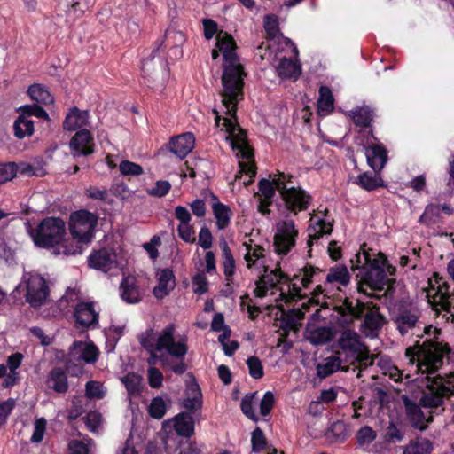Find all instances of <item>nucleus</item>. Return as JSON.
Wrapping results in <instances>:
<instances>
[{
	"mask_svg": "<svg viewBox=\"0 0 454 454\" xmlns=\"http://www.w3.org/2000/svg\"><path fill=\"white\" fill-rule=\"evenodd\" d=\"M69 362L66 363V368L54 366L48 373L46 378V386L58 394L67 392L69 385L66 371H69Z\"/></svg>",
	"mask_w": 454,
	"mask_h": 454,
	"instance_id": "nucleus-22",
	"label": "nucleus"
},
{
	"mask_svg": "<svg viewBox=\"0 0 454 454\" xmlns=\"http://www.w3.org/2000/svg\"><path fill=\"white\" fill-rule=\"evenodd\" d=\"M98 215L87 209L73 212L69 219L71 235L80 242H90L98 225Z\"/></svg>",
	"mask_w": 454,
	"mask_h": 454,
	"instance_id": "nucleus-7",
	"label": "nucleus"
},
{
	"mask_svg": "<svg viewBox=\"0 0 454 454\" xmlns=\"http://www.w3.org/2000/svg\"><path fill=\"white\" fill-rule=\"evenodd\" d=\"M433 450L432 442L426 438L412 440L404 448L403 454H430Z\"/></svg>",
	"mask_w": 454,
	"mask_h": 454,
	"instance_id": "nucleus-42",
	"label": "nucleus"
},
{
	"mask_svg": "<svg viewBox=\"0 0 454 454\" xmlns=\"http://www.w3.org/2000/svg\"><path fill=\"white\" fill-rule=\"evenodd\" d=\"M26 283L27 302L34 308L41 307L49 296V287L44 278L39 274H29Z\"/></svg>",
	"mask_w": 454,
	"mask_h": 454,
	"instance_id": "nucleus-11",
	"label": "nucleus"
},
{
	"mask_svg": "<svg viewBox=\"0 0 454 454\" xmlns=\"http://www.w3.org/2000/svg\"><path fill=\"white\" fill-rule=\"evenodd\" d=\"M270 180L267 178H262L259 181L258 190L261 195L263 197L262 199L273 200V198L276 195V191H278V188L274 183V175H270Z\"/></svg>",
	"mask_w": 454,
	"mask_h": 454,
	"instance_id": "nucleus-46",
	"label": "nucleus"
},
{
	"mask_svg": "<svg viewBox=\"0 0 454 454\" xmlns=\"http://www.w3.org/2000/svg\"><path fill=\"white\" fill-rule=\"evenodd\" d=\"M263 27L266 32V38L273 40L279 33L278 19L274 14H268L263 19Z\"/></svg>",
	"mask_w": 454,
	"mask_h": 454,
	"instance_id": "nucleus-50",
	"label": "nucleus"
},
{
	"mask_svg": "<svg viewBox=\"0 0 454 454\" xmlns=\"http://www.w3.org/2000/svg\"><path fill=\"white\" fill-rule=\"evenodd\" d=\"M275 404V396L271 391H267L260 403V413L266 417L270 415Z\"/></svg>",
	"mask_w": 454,
	"mask_h": 454,
	"instance_id": "nucleus-64",
	"label": "nucleus"
},
{
	"mask_svg": "<svg viewBox=\"0 0 454 454\" xmlns=\"http://www.w3.org/2000/svg\"><path fill=\"white\" fill-rule=\"evenodd\" d=\"M256 395L257 392L246 394L240 403V409L243 414L254 422H257L259 419L254 411V402Z\"/></svg>",
	"mask_w": 454,
	"mask_h": 454,
	"instance_id": "nucleus-47",
	"label": "nucleus"
},
{
	"mask_svg": "<svg viewBox=\"0 0 454 454\" xmlns=\"http://www.w3.org/2000/svg\"><path fill=\"white\" fill-rule=\"evenodd\" d=\"M347 426L341 420L333 422L325 433V437L331 442L342 443L347 439Z\"/></svg>",
	"mask_w": 454,
	"mask_h": 454,
	"instance_id": "nucleus-40",
	"label": "nucleus"
},
{
	"mask_svg": "<svg viewBox=\"0 0 454 454\" xmlns=\"http://www.w3.org/2000/svg\"><path fill=\"white\" fill-rule=\"evenodd\" d=\"M27 94L32 100L43 105H50L54 101V98L49 90L38 83L30 85L27 90Z\"/></svg>",
	"mask_w": 454,
	"mask_h": 454,
	"instance_id": "nucleus-41",
	"label": "nucleus"
},
{
	"mask_svg": "<svg viewBox=\"0 0 454 454\" xmlns=\"http://www.w3.org/2000/svg\"><path fill=\"white\" fill-rule=\"evenodd\" d=\"M333 231V223L325 219H318L314 226L309 227L308 247H311L314 241L318 240L324 235H329Z\"/></svg>",
	"mask_w": 454,
	"mask_h": 454,
	"instance_id": "nucleus-35",
	"label": "nucleus"
},
{
	"mask_svg": "<svg viewBox=\"0 0 454 454\" xmlns=\"http://www.w3.org/2000/svg\"><path fill=\"white\" fill-rule=\"evenodd\" d=\"M176 327L174 324H168L156 337L153 329H147L139 336L140 345L151 355L157 357L156 351H166L169 356L176 358L185 356L188 352L186 339L182 338L175 340L174 333Z\"/></svg>",
	"mask_w": 454,
	"mask_h": 454,
	"instance_id": "nucleus-3",
	"label": "nucleus"
},
{
	"mask_svg": "<svg viewBox=\"0 0 454 454\" xmlns=\"http://www.w3.org/2000/svg\"><path fill=\"white\" fill-rule=\"evenodd\" d=\"M221 96L223 98V105L226 109L225 114L227 117L220 118L216 116V124L219 125L220 120L223 121V126H224L226 133L229 134L227 140L230 141L231 147H238V145L248 143L247 131L239 126L237 118L238 104L242 99L231 103L226 100L224 92H222Z\"/></svg>",
	"mask_w": 454,
	"mask_h": 454,
	"instance_id": "nucleus-6",
	"label": "nucleus"
},
{
	"mask_svg": "<svg viewBox=\"0 0 454 454\" xmlns=\"http://www.w3.org/2000/svg\"><path fill=\"white\" fill-rule=\"evenodd\" d=\"M70 153L74 159L88 157L95 152V142L91 132L81 129L75 132L69 141Z\"/></svg>",
	"mask_w": 454,
	"mask_h": 454,
	"instance_id": "nucleus-16",
	"label": "nucleus"
},
{
	"mask_svg": "<svg viewBox=\"0 0 454 454\" xmlns=\"http://www.w3.org/2000/svg\"><path fill=\"white\" fill-rule=\"evenodd\" d=\"M167 411V406L160 396L153 398L148 407V413L153 419H160Z\"/></svg>",
	"mask_w": 454,
	"mask_h": 454,
	"instance_id": "nucleus-51",
	"label": "nucleus"
},
{
	"mask_svg": "<svg viewBox=\"0 0 454 454\" xmlns=\"http://www.w3.org/2000/svg\"><path fill=\"white\" fill-rule=\"evenodd\" d=\"M454 395V384L444 381L442 377L437 375L432 380V385L427 386L419 398V404L424 408L434 409L442 406L445 399Z\"/></svg>",
	"mask_w": 454,
	"mask_h": 454,
	"instance_id": "nucleus-8",
	"label": "nucleus"
},
{
	"mask_svg": "<svg viewBox=\"0 0 454 454\" xmlns=\"http://www.w3.org/2000/svg\"><path fill=\"white\" fill-rule=\"evenodd\" d=\"M119 169L123 176H139L144 172L139 164L129 160L121 161Z\"/></svg>",
	"mask_w": 454,
	"mask_h": 454,
	"instance_id": "nucleus-58",
	"label": "nucleus"
},
{
	"mask_svg": "<svg viewBox=\"0 0 454 454\" xmlns=\"http://www.w3.org/2000/svg\"><path fill=\"white\" fill-rule=\"evenodd\" d=\"M334 331L330 326H317L309 332L308 340L315 346H321L333 340Z\"/></svg>",
	"mask_w": 454,
	"mask_h": 454,
	"instance_id": "nucleus-33",
	"label": "nucleus"
},
{
	"mask_svg": "<svg viewBox=\"0 0 454 454\" xmlns=\"http://www.w3.org/2000/svg\"><path fill=\"white\" fill-rule=\"evenodd\" d=\"M251 444L254 452H261L266 449V437L263 431L258 427L252 433Z\"/></svg>",
	"mask_w": 454,
	"mask_h": 454,
	"instance_id": "nucleus-54",
	"label": "nucleus"
},
{
	"mask_svg": "<svg viewBox=\"0 0 454 454\" xmlns=\"http://www.w3.org/2000/svg\"><path fill=\"white\" fill-rule=\"evenodd\" d=\"M364 302L357 300L356 305H354L349 299L346 298L341 305L335 307V311L342 317H348L350 321L354 318L361 319L366 310Z\"/></svg>",
	"mask_w": 454,
	"mask_h": 454,
	"instance_id": "nucleus-29",
	"label": "nucleus"
},
{
	"mask_svg": "<svg viewBox=\"0 0 454 454\" xmlns=\"http://www.w3.org/2000/svg\"><path fill=\"white\" fill-rule=\"evenodd\" d=\"M20 174L27 176H43L46 171L42 166H35L27 162L16 163V175Z\"/></svg>",
	"mask_w": 454,
	"mask_h": 454,
	"instance_id": "nucleus-48",
	"label": "nucleus"
},
{
	"mask_svg": "<svg viewBox=\"0 0 454 454\" xmlns=\"http://www.w3.org/2000/svg\"><path fill=\"white\" fill-rule=\"evenodd\" d=\"M174 429L179 436L185 438L194 434V419L190 412H180L175 417Z\"/></svg>",
	"mask_w": 454,
	"mask_h": 454,
	"instance_id": "nucleus-30",
	"label": "nucleus"
},
{
	"mask_svg": "<svg viewBox=\"0 0 454 454\" xmlns=\"http://www.w3.org/2000/svg\"><path fill=\"white\" fill-rule=\"evenodd\" d=\"M317 113L320 116H326L333 111L334 98L328 86L322 85L318 90Z\"/></svg>",
	"mask_w": 454,
	"mask_h": 454,
	"instance_id": "nucleus-32",
	"label": "nucleus"
},
{
	"mask_svg": "<svg viewBox=\"0 0 454 454\" xmlns=\"http://www.w3.org/2000/svg\"><path fill=\"white\" fill-rule=\"evenodd\" d=\"M88 265L92 269L107 273L119 267L118 254L115 249L110 247L93 250L88 257Z\"/></svg>",
	"mask_w": 454,
	"mask_h": 454,
	"instance_id": "nucleus-14",
	"label": "nucleus"
},
{
	"mask_svg": "<svg viewBox=\"0 0 454 454\" xmlns=\"http://www.w3.org/2000/svg\"><path fill=\"white\" fill-rule=\"evenodd\" d=\"M338 346L345 353L350 354L359 359L361 363L367 365L370 356L367 351L364 353L365 346L360 341V336L356 332L351 329L343 331L338 340Z\"/></svg>",
	"mask_w": 454,
	"mask_h": 454,
	"instance_id": "nucleus-13",
	"label": "nucleus"
},
{
	"mask_svg": "<svg viewBox=\"0 0 454 454\" xmlns=\"http://www.w3.org/2000/svg\"><path fill=\"white\" fill-rule=\"evenodd\" d=\"M84 196L94 200H100L108 205L113 203V199L110 198L108 192L106 189H99L98 186L90 185L85 188Z\"/></svg>",
	"mask_w": 454,
	"mask_h": 454,
	"instance_id": "nucleus-49",
	"label": "nucleus"
},
{
	"mask_svg": "<svg viewBox=\"0 0 454 454\" xmlns=\"http://www.w3.org/2000/svg\"><path fill=\"white\" fill-rule=\"evenodd\" d=\"M298 231L293 220L282 221L274 235V250L278 255H286L295 246Z\"/></svg>",
	"mask_w": 454,
	"mask_h": 454,
	"instance_id": "nucleus-10",
	"label": "nucleus"
},
{
	"mask_svg": "<svg viewBox=\"0 0 454 454\" xmlns=\"http://www.w3.org/2000/svg\"><path fill=\"white\" fill-rule=\"evenodd\" d=\"M405 414L411 426L417 430L425 431L428 425L433 422L434 416L432 412L426 415L422 410L421 405L416 402L411 400L407 396H403Z\"/></svg>",
	"mask_w": 454,
	"mask_h": 454,
	"instance_id": "nucleus-19",
	"label": "nucleus"
},
{
	"mask_svg": "<svg viewBox=\"0 0 454 454\" xmlns=\"http://www.w3.org/2000/svg\"><path fill=\"white\" fill-rule=\"evenodd\" d=\"M365 259L366 266L358 268L357 277H360V279L357 282V290L369 297H373V294L366 293L364 286L373 291H382L386 286L395 282V279H390L384 270V263L387 262V258L383 253L380 252L373 259L365 254Z\"/></svg>",
	"mask_w": 454,
	"mask_h": 454,
	"instance_id": "nucleus-4",
	"label": "nucleus"
},
{
	"mask_svg": "<svg viewBox=\"0 0 454 454\" xmlns=\"http://www.w3.org/2000/svg\"><path fill=\"white\" fill-rule=\"evenodd\" d=\"M21 114H24L27 118L30 116H35L40 119H49L47 112L40 106L36 104L25 105L20 108Z\"/></svg>",
	"mask_w": 454,
	"mask_h": 454,
	"instance_id": "nucleus-57",
	"label": "nucleus"
},
{
	"mask_svg": "<svg viewBox=\"0 0 454 454\" xmlns=\"http://www.w3.org/2000/svg\"><path fill=\"white\" fill-rule=\"evenodd\" d=\"M281 193H279L286 208L294 215L298 213L306 211L313 201V197L307 191L300 186H290L284 188L280 186Z\"/></svg>",
	"mask_w": 454,
	"mask_h": 454,
	"instance_id": "nucleus-9",
	"label": "nucleus"
},
{
	"mask_svg": "<svg viewBox=\"0 0 454 454\" xmlns=\"http://www.w3.org/2000/svg\"><path fill=\"white\" fill-rule=\"evenodd\" d=\"M121 296L123 301L128 303H137L139 301V291L133 279L125 278L122 279L121 286Z\"/></svg>",
	"mask_w": 454,
	"mask_h": 454,
	"instance_id": "nucleus-37",
	"label": "nucleus"
},
{
	"mask_svg": "<svg viewBox=\"0 0 454 454\" xmlns=\"http://www.w3.org/2000/svg\"><path fill=\"white\" fill-rule=\"evenodd\" d=\"M268 266H264V274L255 282L254 294L256 297L262 298L266 296L270 289L275 288L278 284L291 280L290 276L281 270L279 262H278V267L270 270V273H268Z\"/></svg>",
	"mask_w": 454,
	"mask_h": 454,
	"instance_id": "nucleus-17",
	"label": "nucleus"
},
{
	"mask_svg": "<svg viewBox=\"0 0 454 454\" xmlns=\"http://www.w3.org/2000/svg\"><path fill=\"white\" fill-rule=\"evenodd\" d=\"M249 375L254 380H260L264 376L263 366L259 357L249 356L247 360Z\"/></svg>",
	"mask_w": 454,
	"mask_h": 454,
	"instance_id": "nucleus-53",
	"label": "nucleus"
},
{
	"mask_svg": "<svg viewBox=\"0 0 454 454\" xmlns=\"http://www.w3.org/2000/svg\"><path fill=\"white\" fill-rule=\"evenodd\" d=\"M441 212H443L448 215H451L454 214V209L448 204L438 205L429 203L426 206L424 212L419 216V223L427 226L436 223L437 220L441 216Z\"/></svg>",
	"mask_w": 454,
	"mask_h": 454,
	"instance_id": "nucleus-25",
	"label": "nucleus"
},
{
	"mask_svg": "<svg viewBox=\"0 0 454 454\" xmlns=\"http://www.w3.org/2000/svg\"><path fill=\"white\" fill-rule=\"evenodd\" d=\"M157 276L158 285L153 288V294L157 299H163L175 288L176 277L169 268L159 270Z\"/></svg>",
	"mask_w": 454,
	"mask_h": 454,
	"instance_id": "nucleus-24",
	"label": "nucleus"
},
{
	"mask_svg": "<svg viewBox=\"0 0 454 454\" xmlns=\"http://www.w3.org/2000/svg\"><path fill=\"white\" fill-rule=\"evenodd\" d=\"M247 254L244 256V259L247 262V267L251 268L257 259L263 257L262 252L264 251L263 247L261 246L255 245L253 247L251 245H247Z\"/></svg>",
	"mask_w": 454,
	"mask_h": 454,
	"instance_id": "nucleus-59",
	"label": "nucleus"
},
{
	"mask_svg": "<svg viewBox=\"0 0 454 454\" xmlns=\"http://www.w3.org/2000/svg\"><path fill=\"white\" fill-rule=\"evenodd\" d=\"M213 214L216 219V226L219 230L228 227L232 216V212L229 206L217 201L212 206Z\"/></svg>",
	"mask_w": 454,
	"mask_h": 454,
	"instance_id": "nucleus-36",
	"label": "nucleus"
},
{
	"mask_svg": "<svg viewBox=\"0 0 454 454\" xmlns=\"http://www.w3.org/2000/svg\"><path fill=\"white\" fill-rule=\"evenodd\" d=\"M376 432L369 426L362 427L356 434V439L360 446L369 445L376 439Z\"/></svg>",
	"mask_w": 454,
	"mask_h": 454,
	"instance_id": "nucleus-52",
	"label": "nucleus"
},
{
	"mask_svg": "<svg viewBox=\"0 0 454 454\" xmlns=\"http://www.w3.org/2000/svg\"><path fill=\"white\" fill-rule=\"evenodd\" d=\"M29 235L37 247L45 249L54 247L65 240L66 223L60 217H45L35 229H30Z\"/></svg>",
	"mask_w": 454,
	"mask_h": 454,
	"instance_id": "nucleus-5",
	"label": "nucleus"
},
{
	"mask_svg": "<svg viewBox=\"0 0 454 454\" xmlns=\"http://www.w3.org/2000/svg\"><path fill=\"white\" fill-rule=\"evenodd\" d=\"M341 367V360L336 356H332L325 360L324 364L317 365V375L320 379H325L338 372Z\"/></svg>",
	"mask_w": 454,
	"mask_h": 454,
	"instance_id": "nucleus-39",
	"label": "nucleus"
},
{
	"mask_svg": "<svg viewBox=\"0 0 454 454\" xmlns=\"http://www.w3.org/2000/svg\"><path fill=\"white\" fill-rule=\"evenodd\" d=\"M95 302L78 301L74 309V317L76 327L85 330L98 328L99 313L95 310Z\"/></svg>",
	"mask_w": 454,
	"mask_h": 454,
	"instance_id": "nucleus-18",
	"label": "nucleus"
},
{
	"mask_svg": "<svg viewBox=\"0 0 454 454\" xmlns=\"http://www.w3.org/2000/svg\"><path fill=\"white\" fill-rule=\"evenodd\" d=\"M320 271L321 270L317 267L306 265L302 270H301L299 274L294 275L289 282H283V284L287 285L288 289L287 293L281 292L282 299L288 302L295 300L296 298H301V288L293 281L299 280L301 286L304 288H307L312 283L313 277Z\"/></svg>",
	"mask_w": 454,
	"mask_h": 454,
	"instance_id": "nucleus-12",
	"label": "nucleus"
},
{
	"mask_svg": "<svg viewBox=\"0 0 454 454\" xmlns=\"http://www.w3.org/2000/svg\"><path fill=\"white\" fill-rule=\"evenodd\" d=\"M273 175H274V183L277 185L278 192L279 193H281L280 186H284V188H289L290 186H288V185L294 183L295 177L289 173H285V172L278 170L277 173H275Z\"/></svg>",
	"mask_w": 454,
	"mask_h": 454,
	"instance_id": "nucleus-62",
	"label": "nucleus"
},
{
	"mask_svg": "<svg viewBox=\"0 0 454 454\" xmlns=\"http://www.w3.org/2000/svg\"><path fill=\"white\" fill-rule=\"evenodd\" d=\"M192 284L193 292L197 294H203L208 291V281L204 273H198L193 276Z\"/></svg>",
	"mask_w": 454,
	"mask_h": 454,
	"instance_id": "nucleus-60",
	"label": "nucleus"
},
{
	"mask_svg": "<svg viewBox=\"0 0 454 454\" xmlns=\"http://www.w3.org/2000/svg\"><path fill=\"white\" fill-rule=\"evenodd\" d=\"M221 248L223 250V273L225 276V280L227 281L226 286H230L232 282V278L235 272V260L231 254V251L226 242L221 244Z\"/></svg>",
	"mask_w": 454,
	"mask_h": 454,
	"instance_id": "nucleus-38",
	"label": "nucleus"
},
{
	"mask_svg": "<svg viewBox=\"0 0 454 454\" xmlns=\"http://www.w3.org/2000/svg\"><path fill=\"white\" fill-rule=\"evenodd\" d=\"M350 282V274L346 265L339 264L329 269L325 278L326 284H339L348 286Z\"/></svg>",
	"mask_w": 454,
	"mask_h": 454,
	"instance_id": "nucleus-34",
	"label": "nucleus"
},
{
	"mask_svg": "<svg viewBox=\"0 0 454 454\" xmlns=\"http://www.w3.org/2000/svg\"><path fill=\"white\" fill-rule=\"evenodd\" d=\"M239 171L236 175V178H239L240 175L246 174L250 176V180L247 182H245V185H250L254 182V178L256 176V166L254 160L245 162L243 160L239 161Z\"/></svg>",
	"mask_w": 454,
	"mask_h": 454,
	"instance_id": "nucleus-56",
	"label": "nucleus"
},
{
	"mask_svg": "<svg viewBox=\"0 0 454 454\" xmlns=\"http://www.w3.org/2000/svg\"><path fill=\"white\" fill-rule=\"evenodd\" d=\"M216 48L223 56V72L222 75L223 92L229 102L244 99V67L239 63L236 53V42L231 35L220 30L216 35Z\"/></svg>",
	"mask_w": 454,
	"mask_h": 454,
	"instance_id": "nucleus-2",
	"label": "nucleus"
},
{
	"mask_svg": "<svg viewBox=\"0 0 454 454\" xmlns=\"http://www.w3.org/2000/svg\"><path fill=\"white\" fill-rule=\"evenodd\" d=\"M365 155L367 163L374 173H380L388 160L387 151L382 144L365 146Z\"/></svg>",
	"mask_w": 454,
	"mask_h": 454,
	"instance_id": "nucleus-23",
	"label": "nucleus"
},
{
	"mask_svg": "<svg viewBox=\"0 0 454 454\" xmlns=\"http://www.w3.org/2000/svg\"><path fill=\"white\" fill-rule=\"evenodd\" d=\"M419 313L405 305L398 306L392 315V321L402 336H405L410 331L420 329L421 322Z\"/></svg>",
	"mask_w": 454,
	"mask_h": 454,
	"instance_id": "nucleus-15",
	"label": "nucleus"
},
{
	"mask_svg": "<svg viewBox=\"0 0 454 454\" xmlns=\"http://www.w3.org/2000/svg\"><path fill=\"white\" fill-rule=\"evenodd\" d=\"M353 183L367 192H372L378 188L386 187L380 173L372 174L369 171L360 174Z\"/></svg>",
	"mask_w": 454,
	"mask_h": 454,
	"instance_id": "nucleus-28",
	"label": "nucleus"
},
{
	"mask_svg": "<svg viewBox=\"0 0 454 454\" xmlns=\"http://www.w3.org/2000/svg\"><path fill=\"white\" fill-rule=\"evenodd\" d=\"M16 176V163H0V184L11 181Z\"/></svg>",
	"mask_w": 454,
	"mask_h": 454,
	"instance_id": "nucleus-61",
	"label": "nucleus"
},
{
	"mask_svg": "<svg viewBox=\"0 0 454 454\" xmlns=\"http://www.w3.org/2000/svg\"><path fill=\"white\" fill-rule=\"evenodd\" d=\"M99 356V350L98 347L93 343H86L80 355V359L87 364H94Z\"/></svg>",
	"mask_w": 454,
	"mask_h": 454,
	"instance_id": "nucleus-55",
	"label": "nucleus"
},
{
	"mask_svg": "<svg viewBox=\"0 0 454 454\" xmlns=\"http://www.w3.org/2000/svg\"><path fill=\"white\" fill-rule=\"evenodd\" d=\"M194 135L191 132H185L181 135L172 137L165 146L178 159L184 160L194 148Z\"/></svg>",
	"mask_w": 454,
	"mask_h": 454,
	"instance_id": "nucleus-20",
	"label": "nucleus"
},
{
	"mask_svg": "<svg viewBox=\"0 0 454 454\" xmlns=\"http://www.w3.org/2000/svg\"><path fill=\"white\" fill-rule=\"evenodd\" d=\"M14 407L15 400L13 398H9L5 401L0 402V427L6 424L8 417Z\"/></svg>",
	"mask_w": 454,
	"mask_h": 454,
	"instance_id": "nucleus-63",
	"label": "nucleus"
},
{
	"mask_svg": "<svg viewBox=\"0 0 454 454\" xmlns=\"http://www.w3.org/2000/svg\"><path fill=\"white\" fill-rule=\"evenodd\" d=\"M121 382L125 386L129 395H138L141 393V377L135 372L128 373L121 378Z\"/></svg>",
	"mask_w": 454,
	"mask_h": 454,
	"instance_id": "nucleus-45",
	"label": "nucleus"
},
{
	"mask_svg": "<svg viewBox=\"0 0 454 454\" xmlns=\"http://www.w3.org/2000/svg\"><path fill=\"white\" fill-rule=\"evenodd\" d=\"M366 310L363 315L362 327L371 334H377L386 322V317L380 312V307L372 301L364 302Z\"/></svg>",
	"mask_w": 454,
	"mask_h": 454,
	"instance_id": "nucleus-21",
	"label": "nucleus"
},
{
	"mask_svg": "<svg viewBox=\"0 0 454 454\" xmlns=\"http://www.w3.org/2000/svg\"><path fill=\"white\" fill-rule=\"evenodd\" d=\"M89 112L80 110L77 106L70 109L63 121V129L67 131H74L88 124Z\"/></svg>",
	"mask_w": 454,
	"mask_h": 454,
	"instance_id": "nucleus-27",
	"label": "nucleus"
},
{
	"mask_svg": "<svg viewBox=\"0 0 454 454\" xmlns=\"http://www.w3.org/2000/svg\"><path fill=\"white\" fill-rule=\"evenodd\" d=\"M14 135L18 138L31 136L34 133V122L24 114H20L13 124Z\"/></svg>",
	"mask_w": 454,
	"mask_h": 454,
	"instance_id": "nucleus-43",
	"label": "nucleus"
},
{
	"mask_svg": "<svg viewBox=\"0 0 454 454\" xmlns=\"http://www.w3.org/2000/svg\"><path fill=\"white\" fill-rule=\"evenodd\" d=\"M348 116L352 119L356 127L368 129L372 127V123L377 115L374 108L364 105L350 110Z\"/></svg>",
	"mask_w": 454,
	"mask_h": 454,
	"instance_id": "nucleus-26",
	"label": "nucleus"
},
{
	"mask_svg": "<svg viewBox=\"0 0 454 454\" xmlns=\"http://www.w3.org/2000/svg\"><path fill=\"white\" fill-rule=\"evenodd\" d=\"M404 438V431L403 426L396 425L394 421H390L385 430L384 440L387 443L395 444L401 442Z\"/></svg>",
	"mask_w": 454,
	"mask_h": 454,
	"instance_id": "nucleus-44",
	"label": "nucleus"
},
{
	"mask_svg": "<svg viewBox=\"0 0 454 454\" xmlns=\"http://www.w3.org/2000/svg\"><path fill=\"white\" fill-rule=\"evenodd\" d=\"M441 329L432 325L423 327V333H413L418 338L428 336L423 342L416 340L406 348L404 356L407 364L420 374H435L444 364H454V349L449 343L440 340Z\"/></svg>",
	"mask_w": 454,
	"mask_h": 454,
	"instance_id": "nucleus-1",
	"label": "nucleus"
},
{
	"mask_svg": "<svg viewBox=\"0 0 454 454\" xmlns=\"http://www.w3.org/2000/svg\"><path fill=\"white\" fill-rule=\"evenodd\" d=\"M277 74L282 79L297 80L301 74V68L296 61L283 58L277 66Z\"/></svg>",
	"mask_w": 454,
	"mask_h": 454,
	"instance_id": "nucleus-31",
	"label": "nucleus"
}]
</instances>
